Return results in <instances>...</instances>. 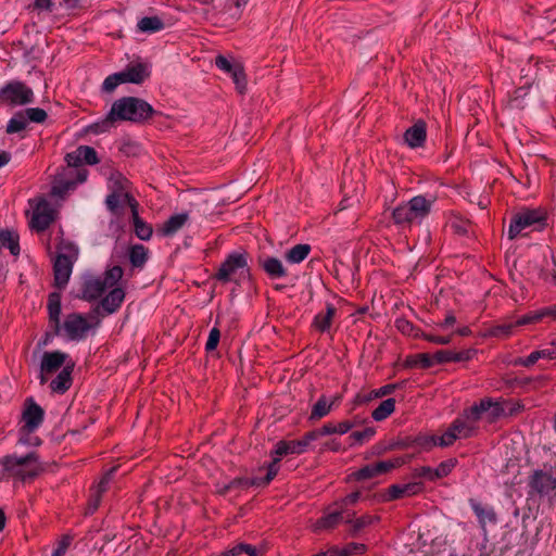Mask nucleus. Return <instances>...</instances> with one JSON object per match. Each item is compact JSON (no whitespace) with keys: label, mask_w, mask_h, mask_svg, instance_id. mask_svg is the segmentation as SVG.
Returning a JSON list of instances; mask_svg holds the SVG:
<instances>
[{"label":"nucleus","mask_w":556,"mask_h":556,"mask_svg":"<svg viewBox=\"0 0 556 556\" xmlns=\"http://www.w3.org/2000/svg\"><path fill=\"white\" fill-rule=\"evenodd\" d=\"M122 277V267L113 266L104 273L103 277L87 279L83 287L81 298L87 301L101 298V308L106 314H113L121 307L125 299Z\"/></svg>","instance_id":"1"},{"label":"nucleus","mask_w":556,"mask_h":556,"mask_svg":"<svg viewBox=\"0 0 556 556\" xmlns=\"http://www.w3.org/2000/svg\"><path fill=\"white\" fill-rule=\"evenodd\" d=\"M152 106L135 97L121 98L113 102L111 110L102 119L91 124L88 131L102 134L109 131L118 122L141 123L153 114Z\"/></svg>","instance_id":"2"},{"label":"nucleus","mask_w":556,"mask_h":556,"mask_svg":"<svg viewBox=\"0 0 556 556\" xmlns=\"http://www.w3.org/2000/svg\"><path fill=\"white\" fill-rule=\"evenodd\" d=\"M304 452H305V444L301 443L300 440L280 441L276 444V448L273 452V462L268 466L267 475L264 479H260V478H254L251 480L233 479L229 483L218 485V492L226 493L229 490H232V489L239 488V486L266 485L276 477L278 469H279L278 463L280 460V457H282L285 455H290V454H302Z\"/></svg>","instance_id":"3"},{"label":"nucleus","mask_w":556,"mask_h":556,"mask_svg":"<svg viewBox=\"0 0 556 556\" xmlns=\"http://www.w3.org/2000/svg\"><path fill=\"white\" fill-rule=\"evenodd\" d=\"M42 469L35 453L25 456L8 455L0 459V480L14 478L24 481L35 478Z\"/></svg>","instance_id":"4"},{"label":"nucleus","mask_w":556,"mask_h":556,"mask_svg":"<svg viewBox=\"0 0 556 556\" xmlns=\"http://www.w3.org/2000/svg\"><path fill=\"white\" fill-rule=\"evenodd\" d=\"M100 325L98 312H91L87 315L71 313L66 315L63 324L58 327V334L67 340L80 341L89 333L93 332Z\"/></svg>","instance_id":"5"},{"label":"nucleus","mask_w":556,"mask_h":556,"mask_svg":"<svg viewBox=\"0 0 556 556\" xmlns=\"http://www.w3.org/2000/svg\"><path fill=\"white\" fill-rule=\"evenodd\" d=\"M434 197L416 195L394 208L392 216L397 225L420 224L431 212Z\"/></svg>","instance_id":"6"},{"label":"nucleus","mask_w":556,"mask_h":556,"mask_svg":"<svg viewBox=\"0 0 556 556\" xmlns=\"http://www.w3.org/2000/svg\"><path fill=\"white\" fill-rule=\"evenodd\" d=\"M479 419L476 412L470 407L456 418L451 426L439 438V445L447 447L456 440L472 437L478 429Z\"/></svg>","instance_id":"7"},{"label":"nucleus","mask_w":556,"mask_h":556,"mask_svg":"<svg viewBox=\"0 0 556 556\" xmlns=\"http://www.w3.org/2000/svg\"><path fill=\"white\" fill-rule=\"evenodd\" d=\"M545 215L539 208H521L511 215L507 238L515 240L518 237L526 236L529 231L538 229L544 222Z\"/></svg>","instance_id":"8"},{"label":"nucleus","mask_w":556,"mask_h":556,"mask_svg":"<svg viewBox=\"0 0 556 556\" xmlns=\"http://www.w3.org/2000/svg\"><path fill=\"white\" fill-rule=\"evenodd\" d=\"M78 256V249L73 243H62L54 262V280L63 288L72 274L73 263Z\"/></svg>","instance_id":"9"},{"label":"nucleus","mask_w":556,"mask_h":556,"mask_svg":"<svg viewBox=\"0 0 556 556\" xmlns=\"http://www.w3.org/2000/svg\"><path fill=\"white\" fill-rule=\"evenodd\" d=\"M248 276L249 269L245 257L242 254L233 253L220 265L216 278L223 282H239Z\"/></svg>","instance_id":"10"},{"label":"nucleus","mask_w":556,"mask_h":556,"mask_svg":"<svg viewBox=\"0 0 556 556\" xmlns=\"http://www.w3.org/2000/svg\"><path fill=\"white\" fill-rule=\"evenodd\" d=\"M126 179L118 173L109 178L108 187L111 193L106 197V205L110 211L116 213L124 205L132 206L134 200L126 190Z\"/></svg>","instance_id":"11"},{"label":"nucleus","mask_w":556,"mask_h":556,"mask_svg":"<svg viewBox=\"0 0 556 556\" xmlns=\"http://www.w3.org/2000/svg\"><path fill=\"white\" fill-rule=\"evenodd\" d=\"M34 92L21 81H12L0 89V103L25 105L33 102Z\"/></svg>","instance_id":"12"},{"label":"nucleus","mask_w":556,"mask_h":556,"mask_svg":"<svg viewBox=\"0 0 556 556\" xmlns=\"http://www.w3.org/2000/svg\"><path fill=\"white\" fill-rule=\"evenodd\" d=\"M87 179L86 169L66 168L55 178L51 193L54 197L62 198L65 193L74 190L78 184Z\"/></svg>","instance_id":"13"},{"label":"nucleus","mask_w":556,"mask_h":556,"mask_svg":"<svg viewBox=\"0 0 556 556\" xmlns=\"http://www.w3.org/2000/svg\"><path fill=\"white\" fill-rule=\"evenodd\" d=\"M68 364H74V362L70 358L68 354L53 351L46 352L42 355L41 364H40V382L45 384L48 381V375H51L63 367H66Z\"/></svg>","instance_id":"14"},{"label":"nucleus","mask_w":556,"mask_h":556,"mask_svg":"<svg viewBox=\"0 0 556 556\" xmlns=\"http://www.w3.org/2000/svg\"><path fill=\"white\" fill-rule=\"evenodd\" d=\"M54 217L55 211L45 199H40L35 204L30 218V226L37 231H42L50 226L54 220Z\"/></svg>","instance_id":"15"},{"label":"nucleus","mask_w":556,"mask_h":556,"mask_svg":"<svg viewBox=\"0 0 556 556\" xmlns=\"http://www.w3.org/2000/svg\"><path fill=\"white\" fill-rule=\"evenodd\" d=\"M22 419L24 426L22 427L21 431L31 433L42 422L43 410L33 401H28L27 406L23 413Z\"/></svg>","instance_id":"16"},{"label":"nucleus","mask_w":556,"mask_h":556,"mask_svg":"<svg viewBox=\"0 0 556 556\" xmlns=\"http://www.w3.org/2000/svg\"><path fill=\"white\" fill-rule=\"evenodd\" d=\"M472 410L476 412V415L479 421L492 422L494 421L501 414L503 409L497 402H493L490 399L482 400L479 404L473 405Z\"/></svg>","instance_id":"17"},{"label":"nucleus","mask_w":556,"mask_h":556,"mask_svg":"<svg viewBox=\"0 0 556 556\" xmlns=\"http://www.w3.org/2000/svg\"><path fill=\"white\" fill-rule=\"evenodd\" d=\"M530 486L534 492L541 495H548L556 490V479L539 470L531 476Z\"/></svg>","instance_id":"18"},{"label":"nucleus","mask_w":556,"mask_h":556,"mask_svg":"<svg viewBox=\"0 0 556 556\" xmlns=\"http://www.w3.org/2000/svg\"><path fill=\"white\" fill-rule=\"evenodd\" d=\"M189 220L187 213H179L170 216L157 229V232L164 237H172L177 233Z\"/></svg>","instance_id":"19"},{"label":"nucleus","mask_w":556,"mask_h":556,"mask_svg":"<svg viewBox=\"0 0 556 556\" xmlns=\"http://www.w3.org/2000/svg\"><path fill=\"white\" fill-rule=\"evenodd\" d=\"M546 318L556 319V307H545L530 312L516 320L517 326H525L542 321Z\"/></svg>","instance_id":"20"},{"label":"nucleus","mask_w":556,"mask_h":556,"mask_svg":"<svg viewBox=\"0 0 556 556\" xmlns=\"http://www.w3.org/2000/svg\"><path fill=\"white\" fill-rule=\"evenodd\" d=\"M340 401V396L327 397L325 395L320 396L318 401L313 405L311 419L318 420L325 416H327L332 407L337 405Z\"/></svg>","instance_id":"21"},{"label":"nucleus","mask_w":556,"mask_h":556,"mask_svg":"<svg viewBox=\"0 0 556 556\" xmlns=\"http://www.w3.org/2000/svg\"><path fill=\"white\" fill-rule=\"evenodd\" d=\"M404 140L409 148L421 147L426 140V127L421 122L409 127L404 134Z\"/></svg>","instance_id":"22"},{"label":"nucleus","mask_w":556,"mask_h":556,"mask_svg":"<svg viewBox=\"0 0 556 556\" xmlns=\"http://www.w3.org/2000/svg\"><path fill=\"white\" fill-rule=\"evenodd\" d=\"M74 368V364H68L66 367H63L56 378L51 381V389L56 393H64L67 391L72 384V371Z\"/></svg>","instance_id":"23"},{"label":"nucleus","mask_w":556,"mask_h":556,"mask_svg":"<svg viewBox=\"0 0 556 556\" xmlns=\"http://www.w3.org/2000/svg\"><path fill=\"white\" fill-rule=\"evenodd\" d=\"M123 81L125 83H131V84H141L143 80H146L150 73L147 66L142 64H137L131 67H127L126 70L122 71Z\"/></svg>","instance_id":"24"},{"label":"nucleus","mask_w":556,"mask_h":556,"mask_svg":"<svg viewBox=\"0 0 556 556\" xmlns=\"http://www.w3.org/2000/svg\"><path fill=\"white\" fill-rule=\"evenodd\" d=\"M421 491L420 483L410 482L405 484H394L389 489V498L397 500L406 496H412Z\"/></svg>","instance_id":"25"},{"label":"nucleus","mask_w":556,"mask_h":556,"mask_svg":"<svg viewBox=\"0 0 556 556\" xmlns=\"http://www.w3.org/2000/svg\"><path fill=\"white\" fill-rule=\"evenodd\" d=\"M336 316V308L327 305L326 311L316 315L314 326L317 330L325 332L330 329L331 323Z\"/></svg>","instance_id":"26"},{"label":"nucleus","mask_w":556,"mask_h":556,"mask_svg":"<svg viewBox=\"0 0 556 556\" xmlns=\"http://www.w3.org/2000/svg\"><path fill=\"white\" fill-rule=\"evenodd\" d=\"M264 270L273 278L286 276V269L282 262L276 257H264L261 262Z\"/></svg>","instance_id":"27"},{"label":"nucleus","mask_w":556,"mask_h":556,"mask_svg":"<svg viewBox=\"0 0 556 556\" xmlns=\"http://www.w3.org/2000/svg\"><path fill=\"white\" fill-rule=\"evenodd\" d=\"M356 422L344 420L340 421L338 424H326L320 428V434L321 435H328V434H345L348 433L353 427H355Z\"/></svg>","instance_id":"28"},{"label":"nucleus","mask_w":556,"mask_h":556,"mask_svg":"<svg viewBox=\"0 0 556 556\" xmlns=\"http://www.w3.org/2000/svg\"><path fill=\"white\" fill-rule=\"evenodd\" d=\"M309 252L308 244H296L286 253V260L290 264H299L308 256Z\"/></svg>","instance_id":"29"},{"label":"nucleus","mask_w":556,"mask_h":556,"mask_svg":"<svg viewBox=\"0 0 556 556\" xmlns=\"http://www.w3.org/2000/svg\"><path fill=\"white\" fill-rule=\"evenodd\" d=\"M395 409V400L387 399L382 401L378 407L371 413V417L376 421H382L388 418Z\"/></svg>","instance_id":"30"},{"label":"nucleus","mask_w":556,"mask_h":556,"mask_svg":"<svg viewBox=\"0 0 556 556\" xmlns=\"http://www.w3.org/2000/svg\"><path fill=\"white\" fill-rule=\"evenodd\" d=\"M48 311L50 321L55 325V328L60 327V314H61V296L59 293H52L48 301Z\"/></svg>","instance_id":"31"},{"label":"nucleus","mask_w":556,"mask_h":556,"mask_svg":"<svg viewBox=\"0 0 556 556\" xmlns=\"http://www.w3.org/2000/svg\"><path fill=\"white\" fill-rule=\"evenodd\" d=\"M137 27L142 33H155L163 29L164 23L157 16H146L138 22Z\"/></svg>","instance_id":"32"},{"label":"nucleus","mask_w":556,"mask_h":556,"mask_svg":"<svg viewBox=\"0 0 556 556\" xmlns=\"http://www.w3.org/2000/svg\"><path fill=\"white\" fill-rule=\"evenodd\" d=\"M130 207L132 210L134 226H135V232H136L137 237L141 240L150 239V237L152 235V228L139 218L137 211H136V203L132 204V206H130Z\"/></svg>","instance_id":"33"},{"label":"nucleus","mask_w":556,"mask_h":556,"mask_svg":"<svg viewBox=\"0 0 556 556\" xmlns=\"http://www.w3.org/2000/svg\"><path fill=\"white\" fill-rule=\"evenodd\" d=\"M0 242L7 247L13 255L20 254L18 236L11 230L0 231Z\"/></svg>","instance_id":"34"},{"label":"nucleus","mask_w":556,"mask_h":556,"mask_svg":"<svg viewBox=\"0 0 556 556\" xmlns=\"http://www.w3.org/2000/svg\"><path fill=\"white\" fill-rule=\"evenodd\" d=\"M28 125V119L24 113V111L22 112H17L9 122H8V125H7V132L9 134H15V132H20V131H23L24 129H26Z\"/></svg>","instance_id":"35"},{"label":"nucleus","mask_w":556,"mask_h":556,"mask_svg":"<svg viewBox=\"0 0 556 556\" xmlns=\"http://www.w3.org/2000/svg\"><path fill=\"white\" fill-rule=\"evenodd\" d=\"M341 519L342 514L340 511H332L317 520L316 523L314 525V530L318 531L324 529H330L334 527Z\"/></svg>","instance_id":"36"},{"label":"nucleus","mask_w":556,"mask_h":556,"mask_svg":"<svg viewBox=\"0 0 556 556\" xmlns=\"http://www.w3.org/2000/svg\"><path fill=\"white\" fill-rule=\"evenodd\" d=\"M112 472H113V470L108 472L103 477V479L99 482V484L94 488V490L92 492V500H91V503H90L91 511H93V510H96L98 508L99 503H100L101 494L105 492L106 485H108V483H109V481L111 479Z\"/></svg>","instance_id":"37"},{"label":"nucleus","mask_w":556,"mask_h":556,"mask_svg":"<svg viewBox=\"0 0 556 556\" xmlns=\"http://www.w3.org/2000/svg\"><path fill=\"white\" fill-rule=\"evenodd\" d=\"M147 257L148 250L143 245L137 244L130 249L129 258L134 266L138 267L143 265L147 261Z\"/></svg>","instance_id":"38"},{"label":"nucleus","mask_w":556,"mask_h":556,"mask_svg":"<svg viewBox=\"0 0 556 556\" xmlns=\"http://www.w3.org/2000/svg\"><path fill=\"white\" fill-rule=\"evenodd\" d=\"M78 155H81L83 163L96 164L98 163L97 152L93 148L88 146L78 147Z\"/></svg>","instance_id":"39"},{"label":"nucleus","mask_w":556,"mask_h":556,"mask_svg":"<svg viewBox=\"0 0 556 556\" xmlns=\"http://www.w3.org/2000/svg\"><path fill=\"white\" fill-rule=\"evenodd\" d=\"M516 326H517L516 321L515 323H504V324H501V325H496V326H494L490 330V334L494 336V337H508V336L511 334L513 329Z\"/></svg>","instance_id":"40"},{"label":"nucleus","mask_w":556,"mask_h":556,"mask_svg":"<svg viewBox=\"0 0 556 556\" xmlns=\"http://www.w3.org/2000/svg\"><path fill=\"white\" fill-rule=\"evenodd\" d=\"M121 84H124V81L119 72L108 76L103 81L102 88L106 92H112Z\"/></svg>","instance_id":"41"},{"label":"nucleus","mask_w":556,"mask_h":556,"mask_svg":"<svg viewBox=\"0 0 556 556\" xmlns=\"http://www.w3.org/2000/svg\"><path fill=\"white\" fill-rule=\"evenodd\" d=\"M28 122L43 123L47 118V113L40 108H30L24 111Z\"/></svg>","instance_id":"42"},{"label":"nucleus","mask_w":556,"mask_h":556,"mask_svg":"<svg viewBox=\"0 0 556 556\" xmlns=\"http://www.w3.org/2000/svg\"><path fill=\"white\" fill-rule=\"evenodd\" d=\"M215 64L216 66L225 72V73H229V72H233L235 70H237V67L240 65V63L238 62H231L230 60H228L226 56L224 55H218L216 56V60H215Z\"/></svg>","instance_id":"43"},{"label":"nucleus","mask_w":556,"mask_h":556,"mask_svg":"<svg viewBox=\"0 0 556 556\" xmlns=\"http://www.w3.org/2000/svg\"><path fill=\"white\" fill-rule=\"evenodd\" d=\"M455 465H456V459H453V458L447 459V460L441 463L434 469V476L433 477H437V479L446 477L452 471V469L455 467Z\"/></svg>","instance_id":"44"},{"label":"nucleus","mask_w":556,"mask_h":556,"mask_svg":"<svg viewBox=\"0 0 556 556\" xmlns=\"http://www.w3.org/2000/svg\"><path fill=\"white\" fill-rule=\"evenodd\" d=\"M232 80L239 92H243L245 90L247 79L241 64L237 67V70L233 71Z\"/></svg>","instance_id":"45"},{"label":"nucleus","mask_w":556,"mask_h":556,"mask_svg":"<svg viewBox=\"0 0 556 556\" xmlns=\"http://www.w3.org/2000/svg\"><path fill=\"white\" fill-rule=\"evenodd\" d=\"M376 431L374 428H366L363 431H355L351 434V438L357 442L363 443L370 440L375 435Z\"/></svg>","instance_id":"46"},{"label":"nucleus","mask_w":556,"mask_h":556,"mask_svg":"<svg viewBox=\"0 0 556 556\" xmlns=\"http://www.w3.org/2000/svg\"><path fill=\"white\" fill-rule=\"evenodd\" d=\"M65 160L68 168L79 169L78 166L83 164L81 155H78V148L75 151L67 153Z\"/></svg>","instance_id":"47"},{"label":"nucleus","mask_w":556,"mask_h":556,"mask_svg":"<svg viewBox=\"0 0 556 556\" xmlns=\"http://www.w3.org/2000/svg\"><path fill=\"white\" fill-rule=\"evenodd\" d=\"M220 333L217 328H213L210 331L205 349L207 351H214L219 342Z\"/></svg>","instance_id":"48"},{"label":"nucleus","mask_w":556,"mask_h":556,"mask_svg":"<svg viewBox=\"0 0 556 556\" xmlns=\"http://www.w3.org/2000/svg\"><path fill=\"white\" fill-rule=\"evenodd\" d=\"M365 549V546L363 544H350L346 547L339 549L338 555L339 556H350L353 554H361Z\"/></svg>","instance_id":"49"},{"label":"nucleus","mask_w":556,"mask_h":556,"mask_svg":"<svg viewBox=\"0 0 556 556\" xmlns=\"http://www.w3.org/2000/svg\"><path fill=\"white\" fill-rule=\"evenodd\" d=\"M433 358L435 364L448 363L453 362V358H457L454 356V352L451 351H438L433 354Z\"/></svg>","instance_id":"50"},{"label":"nucleus","mask_w":556,"mask_h":556,"mask_svg":"<svg viewBox=\"0 0 556 556\" xmlns=\"http://www.w3.org/2000/svg\"><path fill=\"white\" fill-rule=\"evenodd\" d=\"M439 438L437 435H425L418 439V444L424 448H431L439 445Z\"/></svg>","instance_id":"51"},{"label":"nucleus","mask_w":556,"mask_h":556,"mask_svg":"<svg viewBox=\"0 0 556 556\" xmlns=\"http://www.w3.org/2000/svg\"><path fill=\"white\" fill-rule=\"evenodd\" d=\"M424 338L429 342L441 345L448 344L452 340V336H438L433 333H426L424 334Z\"/></svg>","instance_id":"52"},{"label":"nucleus","mask_w":556,"mask_h":556,"mask_svg":"<svg viewBox=\"0 0 556 556\" xmlns=\"http://www.w3.org/2000/svg\"><path fill=\"white\" fill-rule=\"evenodd\" d=\"M541 359H555L556 358V340L549 346L538 350Z\"/></svg>","instance_id":"53"},{"label":"nucleus","mask_w":556,"mask_h":556,"mask_svg":"<svg viewBox=\"0 0 556 556\" xmlns=\"http://www.w3.org/2000/svg\"><path fill=\"white\" fill-rule=\"evenodd\" d=\"M541 359H555L556 358V340L549 346L538 350Z\"/></svg>","instance_id":"54"},{"label":"nucleus","mask_w":556,"mask_h":556,"mask_svg":"<svg viewBox=\"0 0 556 556\" xmlns=\"http://www.w3.org/2000/svg\"><path fill=\"white\" fill-rule=\"evenodd\" d=\"M71 544V538L70 536H63L60 542L58 543V547L52 553L51 556H65L66 551Z\"/></svg>","instance_id":"55"},{"label":"nucleus","mask_w":556,"mask_h":556,"mask_svg":"<svg viewBox=\"0 0 556 556\" xmlns=\"http://www.w3.org/2000/svg\"><path fill=\"white\" fill-rule=\"evenodd\" d=\"M355 477L358 480H364V479H370V478H374L377 476L375 473V470L372 469V464H370V465H367V466L363 467L362 469H359L355 473Z\"/></svg>","instance_id":"56"},{"label":"nucleus","mask_w":556,"mask_h":556,"mask_svg":"<svg viewBox=\"0 0 556 556\" xmlns=\"http://www.w3.org/2000/svg\"><path fill=\"white\" fill-rule=\"evenodd\" d=\"M379 467L382 469V471L386 473L403 464L402 459L396 458L393 460H383L379 462Z\"/></svg>","instance_id":"57"},{"label":"nucleus","mask_w":556,"mask_h":556,"mask_svg":"<svg viewBox=\"0 0 556 556\" xmlns=\"http://www.w3.org/2000/svg\"><path fill=\"white\" fill-rule=\"evenodd\" d=\"M417 364L424 368L433 366L435 364L433 354H419L417 356Z\"/></svg>","instance_id":"58"},{"label":"nucleus","mask_w":556,"mask_h":556,"mask_svg":"<svg viewBox=\"0 0 556 556\" xmlns=\"http://www.w3.org/2000/svg\"><path fill=\"white\" fill-rule=\"evenodd\" d=\"M539 359H541L540 353L538 351H534L527 357L520 358L518 361V364L529 367L535 364Z\"/></svg>","instance_id":"59"},{"label":"nucleus","mask_w":556,"mask_h":556,"mask_svg":"<svg viewBox=\"0 0 556 556\" xmlns=\"http://www.w3.org/2000/svg\"><path fill=\"white\" fill-rule=\"evenodd\" d=\"M473 510L481 520H485V519H488L489 521L495 520V516L491 510H484L482 507H480L478 505L473 507Z\"/></svg>","instance_id":"60"},{"label":"nucleus","mask_w":556,"mask_h":556,"mask_svg":"<svg viewBox=\"0 0 556 556\" xmlns=\"http://www.w3.org/2000/svg\"><path fill=\"white\" fill-rule=\"evenodd\" d=\"M456 323V317L453 314L446 315L445 319L441 323L437 324V327L443 330H446L453 327Z\"/></svg>","instance_id":"61"},{"label":"nucleus","mask_w":556,"mask_h":556,"mask_svg":"<svg viewBox=\"0 0 556 556\" xmlns=\"http://www.w3.org/2000/svg\"><path fill=\"white\" fill-rule=\"evenodd\" d=\"M320 434V430L312 431L305 434L303 439L300 440L301 443L305 444V451L308 448L309 444L315 441Z\"/></svg>","instance_id":"62"},{"label":"nucleus","mask_w":556,"mask_h":556,"mask_svg":"<svg viewBox=\"0 0 556 556\" xmlns=\"http://www.w3.org/2000/svg\"><path fill=\"white\" fill-rule=\"evenodd\" d=\"M374 518L370 516H363L361 518H357L354 522V530H359L370 523H372Z\"/></svg>","instance_id":"63"},{"label":"nucleus","mask_w":556,"mask_h":556,"mask_svg":"<svg viewBox=\"0 0 556 556\" xmlns=\"http://www.w3.org/2000/svg\"><path fill=\"white\" fill-rule=\"evenodd\" d=\"M243 551H242V543L227 549L226 552H224L220 556H238L240 554H242Z\"/></svg>","instance_id":"64"}]
</instances>
